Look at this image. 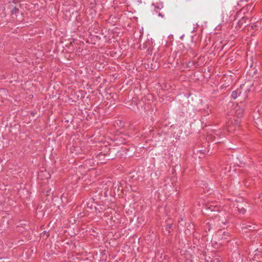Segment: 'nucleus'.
<instances>
[{
  "label": "nucleus",
  "instance_id": "nucleus-1",
  "mask_svg": "<svg viewBox=\"0 0 262 262\" xmlns=\"http://www.w3.org/2000/svg\"><path fill=\"white\" fill-rule=\"evenodd\" d=\"M212 221L213 223V225L216 227H223L228 223L225 213L221 211L213 216Z\"/></svg>",
  "mask_w": 262,
  "mask_h": 262
},
{
  "label": "nucleus",
  "instance_id": "nucleus-2",
  "mask_svg": "<svg viewBox=\"0 0 262 262\" xmlns=\"http://www.w3.org/2000/svg\"><path fill=\"white\" fill-rule=\"evenodd\" d=\"M108 156L109 159H114L116 158L122 157V148L120 145H114L108 148L107 154H104Z\"/></svg>",
  "mask_w": 262,
  "mask_h": 262
},
{
  "label": "nucleus",
  "instance_id": "nucleus-3",
  "mask_svg": "<svg viewBox=\"0 0 262 262\" xmlns=\"http://www.w3.org/2000/svg\"><path fill=\"white\" fill-rule=\"evenodd\" d=\"M238 91L240 92V95H238V99L241 102H242L248 97V93L250 90L248 88L244 85L240 86L239 89H238Z\"/></svg>",
  "mask_w": 262,
  "mask_h": 262
},
{
  "label": "nucleus",
  "instance_id": "nucleus-4",
  "mask_svg": "<svg viewBox=\"0 0 262 262\" xmlns=\"http://www.w3.org/2000/svg\"><path fill=\"white\" fill-rule=\"evenodd\" d=\"M231 127L228 126L227 128H224L223 129V130L225 132V130H227L228 132H231ZM225 132H221V133H215V136H214L213 141L215 142L216 143L223 142L222 138L224 137Z\"/></svg>",
  "mask_w": 262,
  "mask_h": 262
},
{
  "label": "nucleus",
  "instance_id": "nucleus-5",
  "mask_svg": "<svg viewBox=\"0 0 262 262\" xmlns=\"http://www.w3.org/2000/svg\"><path fill=\"white\" fill-rule=\"evenodd\" d=\"M122 148V157L123 156H132L134 153V149L133 147H130L129 145H124L121 146Z\"/></svg>",
  "mask_w": 262,
  "mask_h": 262
},
{
  "label": "nucleus",
  "instance_id": "nucleus-6",
  "mask_svg": "<svg viewBox=\"0 0 262 262\" xmlns=\"http://www.w3.org/2000/svg\"><path fill=\"white\" fill-rule=\"evenodd\" d=\"M257 226L255 224H243L242 227H241V230L244 232H247L248 230L250 231H254L257 229Z\"/></svg>",
  "mask_w": 262,
  "mask_h": 262
},
{
  "label": "nucleus",
  "instance_id": "nucleus-7",
  "mask_svg": "<svg viewBox=\"0 0 262 262\" xmlns=\"http://www.w3.org/2000/svg\"><path fill=\"white\" fill-rule=\"evenodd\" d=\"M262 253V248H256L255 249L252 253H250L249 254V257L250 259H252V260H254V259L257 258L258 257H259L260 254Z\"/></svg>",
  "mask_w": 262,
  "mask_h": 262
},
{
  "label": "nucleus",
  "instance_id": "nucleus-8",
  "mask_svg": "<svg viewBox=\"0 0 262 262\" xmlns=\"http://www.w3.org/2000/svg\"><path fill=\"white\" fill-rule=\"evenodd\" d=\"M250 23V20L246 16H243L241 18L237 23L239 28L245 27L248 26Z\"/></svg>",
  "mask_w": 262,
  "mask_h": 262
},
{
  "label": "nucleus",
  "instance_id": "nucleus-9",
  "mask_svg": "<svg viewBox=\"0 0 262 262\" xmlns=\"http://www.w3.org/2000/svg\"><path fill=\"white\" fill-rule=\"evenodd\" d=\"M217 235L221 237V239H226L227 236H229V233L226 231H223L222 229H220L217 231Z\"/></svg>",
  "mask_w": 262,
  "mask_h": 262
},
{
  "label": "nucleus",
  "instance_id": "nucleus-10",
  "mask_svg": "<svg viewBox=\"0 0 262 262\" xmlns=\"http://www.w3.org/2000/svg\"><path fill=\"white\" fill-rule=\"evenodd\" d=\"M172 224L169 223L167 224L165 228L163 229V232L165 235L169 234L171 232L170 229L172 228Z\"/></svg>",
  "mask_w": 262,
  "mask_h": 262
},
{
  "label": "nucleus",
  "instance_id": "nucleus-11",
  "mask_svg": "<svg viewBox=\"0 0 262 262\" xmlns=\"http://www.w3.org/2000/svg\"><path fill=\"white\" fill-rule=\"evenodd\" d=\"M240 95V92L238 91V89H237L236 90L233 91L232 92L231 97L233 99H235L236 98H238V95Z\"/></svg>",
  "mask_w": 262,
  "mask_h": 262
},
{
  "label": "nucleus",
  "instance_id": "nucleus-12",
  "mask_svg": "<svg viewBox=\"0 0 262 262\" xmlns=\"http://www.w3.org/2000/svg\"><path fill=\"white\" fill-rule=\"evenodd\" d=\"M211 222H208L206 223L205 225L204 226V229L205 231H209L211 229V225H213V223H212V221H211Z\"/></svg>",
  "mask_w": 262,
  "mask_h": 262
},
{
  "label": "nucleus",
  "instance_id": "nucleus-13",
  "mask_svg": "<svg viewBox=\"0 0 262 262\" xmlns=\"http://www.w3.org/2000/svg\"><path fill=\"white\" fill-rule=\"evenodd\" d=\"M237 210L239 213L244 214L246 213V209L243 207H237Z\"/></svg>",
  "mask_w": 262,
  "mask_h": 262
},
{
  "label": "nucleus",
  "instance_id": "nucleus-14",
  "mask_svg": "<svg viewBox=\"0 0 262 262\" xmlns=\"http://www.w3.org/2000/svg\"><path fill=\"white\" fill-rule=\"evenodd\" d=\"M19 12V9L16 7H14L11 10V14L12 15L13 14H16Z\"/></svg>",
  "mask_w": 262,
  "mask_h": 262
},
{
  "label": "nucleus",
  "instance_id": "nucleus-15",
  "mask_svg": "<svg viewBox=\"0 0 262 262\" xmlns=\"http://www.w3.org/2000/svg\"><path fill=\"white\" fill-rule=\"evenodd\" d=\"M206 207H207V208L208 210H210L211 212L216 211L215 210L216 206H212V205H210L209 206H208V205H207Z\"/></svg>",
  "mask_w": 262,
  "mask_h": 262
},
{
  "label": "nucleus",
  "instance_id": "nucleus-16",
  "mask_svg": "<svg viewBox=\"0 0 262 262\" xmlns=\"http://www.w3.org/2000/svg\"><path fill=\"white\" fill-rule=\"evenodd\" d=\"M259 257H258L257 258L254 259L253 261H255L256 262H262V253L259 254Z\"/></svg>",
  "mask_w": 262,
  "mask_h": 262
},
{
  "label": "nucleus",
  "instance_id": "nucleus-17",
  "mask_svg": "<svg viewBox=\"0 0 262 262\" xmlns=\"http://www.w3.org/2000/svg\"><path fill=\"white\" fill-rule=\"evenodd\" d=\"M164 7L162 3H159L158 4V5L157 6H155V8L157 9H161Z\"/></svg>",
  "mask_w": 262,
  "mask_h": 262
},
{
  "label": "nucleus",
  "instance_id": "nucleus-18",
  "mask_svg": "<svg viewBox=\"0 0 262 262\" xmlns=\"http://www.w3.org/2000/svg\"><path fill=\"white\" fill-rule=\"evenodd\" d=\"M192 64L194 67H198L199 66V62L198 61H192Z\"/></svg>",
  "mask_w": 262,
  "mask_h": 262
},
{
  "label": "nucleus",
  "instance_id": "nucleus-19",
  "mask_svg": "<svg viewBox=\"0 0 262 262\" xmlns=\"http://www.w3.org/2000/svg\"><path fill=\"white\" fill-rule=\"evenodd\" d=\"M41 234H43V235H42V236L45 235H46L45 239H46L47 237H48L50 235V234L49 233V232H46V231H44Z\"/></svg>",
  "mask_w": 262,
  "mask_h": 262
},
{
  "label": "nucleus",
  "instance_id": "nucleus-20",
  "mask_svg": "<svg viewBox=\"0 0 262 262\" xmlns=\"http://www.w3.org/2000/svg\"><path fill=\"white\" fill-rule=\"evenodd\" d=\"M125 139H123L122 137L120 138V140H121V144H122V146H123V145L126 144V142H125Z\"/></svg>",
  "mask_w": 262,
  "mask_h": 262
},
{
  "label": "nucleus",
  "instance_id": "nucleus-21",
  "mask_svg": "<svg viewBox=\"0 0 262 262\" xmlns=\"http://www.w3.org/2000/svg\"><path fill=\"white\" fill-rule=\"evenodd\" d=\"M187 67L188 68H192V67H193V65L192 64V61H189L187 64Z\"/></svg>",
  "mask_w": 262,
  "mask_h": 262
},
{
  "label": "nucleus",
  "instance_id": "nucleus-22",
  "mask_svg": "<svg viewBox=\"0 0 262 262\" xmlns=\"http://www.w3.org/2000/svg\"><path fill=\"white\" fill-rule=\"evenodd\" d=\"M21 0H12V2L13 3H19Z\"/></svg>",
  "mask_w": 262,
  "mask_h": 262
},
{
  "label": "nucleus",
  "instance_id": "nucleus-23",
  "mask_svg": "<svg viewBox=\"0 0 262 262\" xmlns=\"http://www.w3.org/2000/svg\"><path fill=\"white\" fill-rule=\"evenodd\" d=\"M50 193H51V189H50V190H49L46 191V195H49Z\"/></svg>",
  "mask_w": 262,
  "mask_h": 262
},
{
  "label": "nucleus",
  "instance_id": "nucleus-24",
  "mask_svg": "<svg viewBox=\"0 0 262 262\" xmlns=\"http://www.w3.org/2000/svg\"><path fill=\"white\" fill-rule=\"evenodd\" d=\"M176 179L177 178L175 177H173L171 179L172 184H173V182L176 181Z\"/></svg>",
  "mask_w": 262,
  "mask_h": 262
},
{
  "label": "nucleus",
  "instance_id": "nucleus-25",
  "mask_svg": "<svg viewBox=\"0 0 262 262\" xmlns=\"http://www.w3.org/2000/svg\"><path fill=\"white\" fill-rule=\"evenodd\" d=\"M158 15L161 17H163L164 16V15L161 13H159Z\"/></svg>",
  "mask_w": 262,
  "mask_h": 262
},
{
  "label": "nucleus",
  "instance_id": "nucleus-26",
  "mask_svg": "<svg viewBox=\"0 0 262 262\" xmlns=\"http://www.w3.org/2000/svg\"><path fill=\"white\" fill-rule=\"evenodd\" d=\"M234 123L237 125L238 124V120H234Z\"/></svg>",
  "mask_w": 262,
  "mask_h": 262
},
{
  "label": "nucleus",
  "instance_id": "nucleus-27",
  "mask_svg": "<svg viewBox=\"0 0 262 262\" xmlns=\"http://www.w3.org/2000/svg\"><path fill=\"white\" fill-rule=\"evenodd\" d=\"M245 185L248 186V185H247V182L246 181H245Z\"/></svg>",
  "mask_w": 262,
  "mask_h": 262
},
{
  "label": "nucleus",
  "instance_id": "nucleus-28",
  "mask_svg": "<svg viewBox=\"0 0 262 262\" xmlns=\"http://www.w3.org/2000/svg\"><path fill=\"white\" fill-rule=\"evenodd\" d=\"M238 114L239 115H241V116H242V113L239 112Z\"/></svg>",
  "mask_w": 262,
  "mask_h": 262
},
{
  "label": "nucleus",
  "instance_id": "nucleus-29",
  "mask_svg": "<svg viewBox=\"0 0 262 262\" xmlns=\"http://www.w3.org/2000/svg\"><path fill=\"white\" fill-rule=\"evenodd\" d=\"M3 10H4L5 9V7L4 6H2Z\"/></svg>",
  "mask_w": 262,
  "mask_h": 262
},
{
  "label": "nucleus",
  "instance_id": "nucleus-30",
  "mask_svg": "<svg viewBox=\"0 0 262 262\" xmlns=\"http://www.w3.org/2000/svg\"><path fill=\"white\" fill-rule=\"evenodd\" d=\"M201 152L204 153V152H203V150H200Z\"/></svg>",
  "mask_w": 262,
  "mask_h": 262
}]
</instances>
